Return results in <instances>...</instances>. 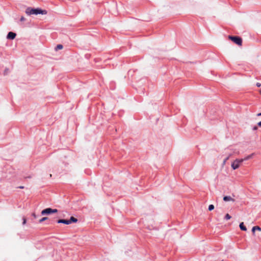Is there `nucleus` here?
I'll return each mask as SVG.
<instances>
[{
  "mask_svg": "<svg viewBox=\"0 0 261 261\" xmlns=\"http://www.w3.org/2000/svg\"><path fill=\"white\" fill-rule=\"evenodd\" d=\"M25 13L29 15L33 14H46L47 11L45 10H43L40 8L34 9L31 7H28L25 10Z\"/></svg>",
  "mask_w": 261,
  "mask_h": 261,
  "instance_id": "nucleus-1",
  "label": "nucleus"
},
{
  "mask_svg": "<svg viewBox=\"0 0 261 261\" xmlns=\"http://www.w3.org/2000/svg\"><path fill=\"white\" fill-rule=\"evenodd\" d=\"M250 156L249 155L247 156L245 159H236L232 164L231 167L233 170H236L238 169L240 164L244 161V160H248L250 158Z\"/></svg>",
  "mask_w": 261,
  "mask_h": 261,
  "instance_id": "nucleus-2",
  "label": "nucleus"
},
{
  "mask_svg": "<svg viewBox=\"0 0 261 261\" xmlns=\"http://www.w3.org/2000/svg\"><path fill=\"white\" fill-rule=\"evenodd\" d=\"M77 221V219L74 217H71L70 219L66 220V219H60L57 221L58 223H63L65 224H70L72 222H76Z\"/></svg>",
  "mask_w": 261,
  "mask_h": 261,
  "instance_id": "nucleus-3",
  "label": "nucleus"
},
{
  "mask_svg": "<svg viewBox=\"0 0 261 261\" xmlns=\"http://www.w3.org/2000/svg\"><path fill=\"white\" fill-rule=\"evenodd\" d=\"M228 38L239 46L242 44V39L239 36H228Z\"/></svg>",
  "mask_w": 261,
  "mask_h": 261,
  "instance_id": "nucleus-4",
  "label": "nucleus"
},
{
  "mask_svg": "<svg viewBox=\"0 0 261 261\" xmlns=\"http://www.w3.org/2000/svg\"><path fill=\"white\" fill-rule=\"evenodd\" d=\"M57 212H58L57 209H52L51 208H45V209L43 210V211H42L41 215H48V214H50L51 213H57Z\"/></svg>",
  "mask_w": 261,
  "mask_h": 261,
  "instance_id": "nucleus-5",
  "label": "nucleus"
},
{
  "mask_svg": "<svg viewBox=\"0 0 261 261\" xmlns=\"http://www.w3.org/2000/svg\"><path fill=\"white\" fill-rule=\"evenodd\" d=\"M16 36V33H13L12 32H10L8 33V34L7 36V38L8 39L13 40L15 38Z\"/></svg>",
  "mask_w": 261,
  "mask_h": 261,
  "instance_id": "nucleus-6",
  "label": "nucleus"
},
{
  "mask_svg": "<svg viewBox=\"0 0 261 261\" xmlns=\"http://www.w3.org/2000/svg\"><path fill=\"white\" fill-rule=\"evenodd\" d=\"M223 200L225 201H234V199L231 198L229 196H225L223 197Z\"/></svg>",
  "mask_w": 261,
  "mask_h": 261,
  "instance_id": "nucleus-7",
  "label": "nucleus"
},
{
  "mask_svg": "<svg viewBox=\"0 0 261 261\" xmlns=\"http://www.w3.org/2000/svg\"><path fill=\"white\" fill-rule=\"evenodd\" d=\"M240 228L242 230L246 231L247 228L246 226L244 225V223L242 222L240 224Z\"/></svg>",
  "mask_w": 261,
  "mask_h": 261,
  "instance_id": "nucleus-8",
  "label": "nucleus"
},
{
  "mask_svg": "<svg viewBox=\"0 0 261 261\" xmlns=\"http://www.w3.org/2000/svg\"><path fill=\"white\" fill-rule=\"evenodd\" d=\"M256 230L261 231V228L258 226L253 227V228H252V231L253 232V233H254V231Z\"/></svg>",
  "mask_w": 261,
  "mask_h": 261,
  "instance_id": "nucleus-9",
  "label": "nucleus"
},
{
  "mask_svg": "<svg viewBox=\"0 0 261 261\" xmlns=\"http://www.w3.org/2000/svg\"><path fill=\"white\" fill-rule=\"evenodd\" d=\"M48 219V218L47 217H43L42 218H41V219L39 220V223H42V222Z\"/></svg>",
  "mask_w": 261,
  "mask_h": 261,
  "instance_id": "nucleus-10",
  "label": "nucleus"
},
{
  "mask_svg": "<svg viewBox=\"0 0 261 261\" xmlns=\"http://www.w3.org/2000/svg\"><path fill=\"white\" fill-rule=\"evenodd\" d=\"M214 205H213V204H210V205L208 206V210H209L210 211H212V210H214Z\"/></svg>",
  "mask_w": 261,
  "mask_h": 261,
  "instance_id": "nucleus-11",
  "label": "nucleus"
},
{
  "mask_svg": "<svg viewBox=\"0 0 261 261\" xmlns=\"http://www.w3.org/2000/svg\"><path fill=\"white\" fill-rule=\"evenodd\" d=\"M231 217L228 214H227L225 216V219L228 220H229L231 218Z\"/></svg>",
  "mask_w": 261,
  "mask_h": 261,
  "instance_id": "nucleus-12",
  "label": "nucleus"
},
{
  "mask_svg": "<svg viewBox=\"0 0 261 261\" xmlns=\"http://www.w3.org/2000/svg\"><path fill=\"white\" fill-rule=\"evenodd\" d=\"M63 48V45L61 44H58L56 47V49H61Z\"/></svg>",
  "mask_w": 261,
  "mask_h": 261,
  "instance_id": "nucleus-13",
  "label": "nucleus"
},
{
  "mask_svg": "<svg viewBox=\"0 0 261 261\" xmlns=\"http://www.w3.org/2000/svg\"><path fill=\"white\" fill-rule=\"evenodd\" d=\"M22 220H23L22 224H23V225L25 224H26V223H27V219H26L25 217H23L22 218Z\"/></svg>",
  "mask_w": 261,
  "mask_h": 261,
  "instance_id": "nucleus-14",
  "label": "nucleus"
},
{
  "mask_svg": "<svg viewBox=\"0 0 261 261\" xmlns=\"http://www.w3.org/2000/svg\"><path fill=\"white\" fill-rule=\"evenodd\" d=\"M20 20V21H23L25 20V18L23 16H22V17H21Z\"/></svg>",
  "mask_w": 261,
  "mask_h": 261,
  "instance_id": "nucleus-15",
  "label": "nucleus"
},
{
  "mask_svg": "<svg viewBox=\"0 0 261 261\" xmlns=\"http://www.w3.org/2000/svg\"><path fill=\"white\" fill-rule=\"evenodd\" d=\"M257 129H258L257 126H254L253 127V130H256Z\"/></svg>",
  "mask_w": 261,
  "mask_h": 261,
  "instance_id": "nucleus-16",
  "label": "nucleus"
},
{
  "mask_svg": "<svg viewBox=\"0 0 261 261\" xmlns=\"http://www.w3.org/2000/svg\"><path fill=\"white\" fill-rule=\"evenodd\" d=\"M8 70H8V69H5V71H4V74H7V73L8 72Z\"/></svg>",
  "mask_w": 261,
  "mask_h": 261,
  "instance_id": "nucleus-17",
  "label": "nucleus"
},
{
  "mask_svg": "<svg viewBox=\"0 0 261 261\" xmlns=\"http://www.w3.org/2000/svg\"><path fill=\"white\" fill-rule=\"evenodd\" d=\"M256 86L257 87H260L261 86V84L259 83H256Z\"/></svg>",
  "mask_w": 261,
  "mask_h": 261,
  "instance_id": "nucleus-18",
  "label": "nucleus"
},
{
  "mask_svg": "<svg viewBox=\"0 0 261 261\" xmlns=\"http://www.w3.org/2000/svg\"><path fill=\"white\" fill-rule=\"evenodd\" d=\"M257 125L259 127H261V121L257 123Z\"/></svg>",
  "mask_w": 261,
  "mask_h": 261,
  "instance_id": "nucleus-19",
  "label": "nucleus"
},
{
  "mask_svg": "<svg viewBox=\"0 0 261 261\" xmlns=\"http://www.w3.org/2000/svg\"><path fill=\"white\" fill-rule=\"evenodd\" d=\"M32 216H33L34 218H36V215H35V213H33V214H32Z\"/></svg>",
  "mask_w": 261,
  "mask_h": 261,
  "instance_id": "nucleus-20",
  "label": "nucleus"
},
{
  "mask_svg": "<svg viewBox=\"0 0 261 261\" xmlns=\"http://www.w3.org/2000/svg\"><path fill=\"white\" fill-rule=\"evenodd\" d=\"M228 159V157H227L226 159H225V160H224V163H225V162Z\"/></svg>",
  "mask_w": 261,
  "mask_h": 261,
  "instance_id": "nucleus-21",
  "label": "nucleus"
},
{
  "mask_svg": "<svg viewBox=\"0 0 261 261\" xmlns=\"http://www.w3.org/2000/svg\"><path fill=\"white\" fill-rule=\"evenodd\" d=\"M228 159V157H227L226 159H225V160H224V163H225V162Z\"/></svg>",
  "mask_w": 261,
  "mask_h": 261,
  "instance_id": "nucleus-22",
  "label": "nucleus"
},
{
  "mask_svg": "<svg viewBox=\"0 0 261 261\" xmlns=\"http://www.w3.org/2000/svg\"><path fill=\"white\" fill-rule=\"evenodd\" d=\"M19 188H20V189H23L24 187L23 186H20V187H19Z\"/></svg>",
  "mask_w": 261,
  "mask_h": 261,
  "instance_id": "nucleus-23",
  "label": "nucleus"
},
{
  "mask_svg": "<svg viewBox=\"0 0 261 261\" xmlns=\"http://www.w3.org/2000/svg\"><path fill=\"white\" fill-rule=\"evenodd\" d=\"M257 116H261V113L257 114Z\"/></svg>",
  "mask_w": 261,
  "mask_h": 261,
  "instance_id": "nucleus-24",
  "label": "nucleus"
},
{
  "mask_svg": "<svg viewBox=\"0 0 261 261\" xmlns=\"http://www.w3.org/2000/svg\"><path fill=\"white\" fill-rule=\"evenodd\" d=\"M259 92L260 94H261V89L259 90Z\"/></svg>",
  "mask_w": 261,
  "mask_h": 261,
  "instance_id": "nucleus-25",
  "label": "nucleus"
}]
</instances>
